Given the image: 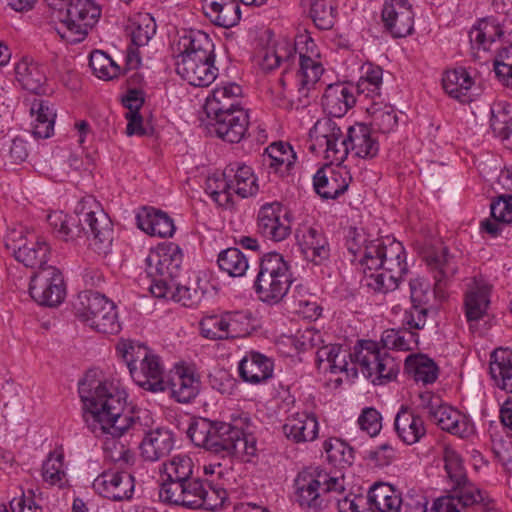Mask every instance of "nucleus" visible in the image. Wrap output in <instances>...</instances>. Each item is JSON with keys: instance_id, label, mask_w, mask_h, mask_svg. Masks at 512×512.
<instances>
[{"instance_id": "nucleus-1", "label": "nucleus", "mask_w": 512, "mask_h": 512, "mask_svg": "<svg viewBox=\"0 0 512 512\" xmlns=\"http://www.w3.org/2000/svg\"><path fill=\"white\" fill-rule=\"evenodd\" d=\"M359 260V271L364 276L362 284L375 292L395 290L407 272L405 249L401 242L386 238L367 243Z\"/></svg>"}, {"instance_id": "nucleus-2", "label": "nucleus", "mask_w": 512, "mask_h": 512, "mask_svg": "<svg viewBox=\"0 0 512 512\" xmlns=\"http://www.w3.org/2000/svg\"><path fill=\"white\" fill-rule=\"evenodd\" d=\"M441 457L447 477L452 483V494L438 498L432 512H469L487 507L490 500L468 480L462 455L452 445L444 444Z\"/></svg>"}, {"instance_id": "nucleus-3", "label": "nucleus", "mask_w": 512, "mask_h": 512, "mask_svg": "<svg viewBox=\"0 0 512 512\" xmlns=\"http://www.w3.org/2000/svg\"><path fill=\"white\" fill-rule=\"evenodd\" d=\"M116 351L127 365L136 385L153 393L166 390L164 368L160 357L146 345L121 340L116 346Z\"/></svg>"}, {"instance_id": "nucleus-4", "label": "nucleus", "mask_w": 512, "mask_h": 512, "mask_svg": "<svg viewBox=\"0 0 512 512\" xmlns=\"http://www.w3.org/2000/svg\"><path fill=\"white\" fill-rule=\"evenodd\" d=\"M78 393L84 411L90 416H122L127 404L126 391L100 378L94 370L79 381Z\"/></svg>"}, {"instance_id": "nucleus-5", "label": "nucleus", "mask_w": 512, "mask_h": 512, "mask_svg": "<svg viewBox=\"0 0 512 512\" xmlns=\"http://www.w3.org/2000/svg\"><path fill=\"white\" fill-rule=\"evenodd\" d=\"M295 502L308 512H320L326 506L325 495L342 493L344 478L320 467H306L294 479Z\"/></svg>"}, {"instance_id": "nucleus-6", "label": "nucleus", "mask_w": 512, "mask_h": 512, "mask_svg": "<svg viewBox=\"0 0 512 512\" xmlns=\"http://www.w3.org/2000/svg\"><path fill=\"white\" fill-rule=\"evenodd\" d=\"M74 308L76 317L99 333L113 335L121 330L114 302L99 292L79 293Z\"/></svg>"}, {"instance_id": "nucleus-7", "label": "nucleus", "mask_w": 512, "mask_h": 512, "mask_svg": "<svg viewBox=\"0 0 512 512\" xmlns=\"http://www.w3.org/2000/svg\"><path fill=\"white\" fill-rule=\"evenodd\" d=\"M259 299L268 304H277L288 292V261L278 252L262 256L259 272L254 281Z\"/></svg>"}, {"instance_id": "nucleus-8", "label": "nucleus", "mask_w": 512, "mask_h": 512, "mask_svg": "<svg viewBox=\"0 0 512 512\" xmlns=\"http://www.w3.org/2000/svg\"><path fill=\"white\" fill-rule=\"evenodd\" d=\"M354 361L365 378L382 385L396 378L399 363L383 347L372 340H362L354 346Z\"/></svg>"}, {"instance_id": "nucleus-9", "label": "nucleus", "mask_w": 512, "mask_h": 512, "mask_svg": "<svg viewBox=\"0 0 512 512\" xmlns=\"http://www.w3.org/2000/svg\"><path fill=\"white\" fill-rule=\"evenodd\" d=\"M319 56L318 47L307 31L295 36L293 53L290 51V62H298L294 78L300 98L308 96V92L323 74L324 69L318 60Z\"/></svg>"}, {"instance_id": "nucleus-10", "label": "nucleus", "mask_w": 512, "mask_h": 512, "mask_svg": "<svg viewBox=\"0 0 512 512\" xmlns=\"http://www.w3.org/2000/svg\"><path fill=\"white\" fill-rule=\"evenodd\" d=\"M182 258L181 249L174 243L159 245L150 251L145 262L152 295H165L167 285L180 274Z\"/></svg>"}, {"instance_id": "nucleus-11", "label": "nucleus", "mask_w": 512, "mask_h": 512, "mask_svg": "<svg viewBox=\"0 0 512 512\" xmlns=\"http://www.w3.org/2000/svg\"><path fill=\"white\" fill-rule=\"evenodd\" d=\"M208 450L226 452L245 463H251L257 458L255 437L221 420H215Z\"/></svg>"}, {"instance_id": "nucleus-12", "label": "nucleus", "mask_w": 512, "mask_h": 512, "mask_svg": "<svg viewBox=\"0 0 512 512\" xmlns=\"http://www.w3.org/2000/svg\"><path fill=\"white\" fill-rule=\"evenodd\" d=\"M310 149L323 154L330 164H341L350 152L346 134L338 123L330 117H324L314 124L309 132Z\"/></svg>"}, {"instance_id": "nucleus-13", "label": "nucleus", "mask_w": 512, "mask_h": 512, "mask_svg": "<svg viewBox=\"0 0 512 512\" xmlns=\"http://www.w3.org/2000/svg\"><path fill=\"white\" fill-rule=\"evenodd\" d=\"M81 233L91 235L98 250L108 248L113 241V224L101 204L91 195L83 197L75 207Z\"/></svg>"}, {"instance_id": "nucleus-14", "label": "nucleus", "mask_w": 512, "mask_h": 512, "mask_svg": "<svg viewBox=\"0 0 512 512\" xmlns=\"http://www.w3.org/2000/svg\"><path fill=\"white\" fill-rule=\"evenodd\" d=\"M5 248L11 251L15 259L32 269L47 268L50 247L44 240L27 241L23 230L13 229L5 237Z\"/></svg>"}, {"instance_id": "nucleus-15", "label": "nucleus", "mask_w": 512, "mask_h": 512, "mask_svg": "<svg viewBox=\"0 0 512 512\" xmlns=\"http://www.w3.org/2000/svg\"><path fill=\"white\" fill-rule=\"evenodd\" d=\"M29 293L40 305H59L65 298L64 280L60 270L55 266H48L35 272L31 277Z\"/></svg>"}, {"instance_id": "nucleus-16", "label": "nucleus", "mask_w": 512, "mask_h": 512, "mask_svg": "<svg viewBox=\"0 0 512 512\" xmlns=\"http://www.w3.org/2000/svg\"><path fill=\"white\" fill-rule=\"evenodd\" d=\"M353 358L354 351L349 352L337 344L324 345L316 351V364L319 370L343 373L348 380L358 376L357 363Z\"/></svg>"}, {"instance_id": "nucleus-17", "label": "nucleus", "mask_w": 512, "mask_h": 512, "mask_svg": "<svg viewBox=\"0 0 512 512\" xmlns=\"http://www.w3.org/2000/svg\"><path fill=\"white\" fill-rule=\"evenodd\" d=\"M94 490L101 496L122 501L130 499L134 492V478L126 470L108 469L103 471L93 482Z\"/></svg>"}, {"instance_id": "nucleus-18", "label": "nucleus", "mask_w": 512, "mask_h": 512, "mask_svg": "<svg viewBox=\"0 0 512 512\" xmlns=\"http://www.w3.org/2000/svg\"><path fill=\"white\" fill-rule=\"evenodd\" d=\"M384 26L395 38L406 37L414 30V11L410 0H386L382 9Z\"/></svg>"}, {"instance_id": "nucleus-19", "label": "nucleus", "mask_w": 512, "mask_h": 512, "mask_svg": "<svg viewBox=\"0 0 512 512\" xmlns=\"http://www.w3.org/2000/svg\"><path fill=\"white\" fill-rule=\"evenodd\" d=\"M288 209L282 203L274 201L262 205L257 214V231L263 237L282 241L288 236Z\"/></svg>"}, {"instance_id": "nucleus-20", "label": "nucleus", "mask_w": 512, "mask_h": 512, "mask_svg": "<svg viewBox=\"0 0 512 512\" xmlns=\"http://www.w3.org/2000/svg\"><path fill=\"white\" fill-rule=\"evenodd\" d=\"M295 244L301 255L318 265L329 257V246L323 234L303 221L294 231Z\"/></svg>"}, {"instance_id": "nucleus-21", "label": "nucleus", "mask_w": 512, "mask_h": 512, "mask_svg": "<svg viewBox=\"0 0 512 512\" xmlns=\"http://www.w3.org/2000/svg\"><path fill=\"white\" fill-rule=\"evenodd\" d=\"M127 30L131 36V45L127 48V64L137 69L141 64L139 48L147 45L156 33L154 18L148 14H138L129 20Z\"/></svg>"}, {"instance_id": "nucleus-22", "label": "nucleus", "mask_w": 512, "mask_h": 512, "mask_svg": "<svg viewBox=\"0 0 512 512\" xmlns=\"http://www.w3.org/2000/svg\"><path fill=\"white\" fill-rule=\"evenodd\" d=\"M215 56L176 59L177 74L192 86H209L216 78L218 69L214 66Z\"/></svg>"}, {"instance_id": "nucleus-23", "label": "nucleus", "mask_w": 512, "mask_h": 512, "mask_svg": "<svg viewBox=\"0 0 512 512\" xmlns=\"http://www.w3.org/2000/svg\"><path fill=\"white\" fill-rule=\"evenodd\" d=\"M216 135L229 143H239L245 136L249 117L244 109H236L209 117Z\"/></svg>"}, {"instance_id": "nucleus-24", "label": "nucleus", "mask_w": 512, "mask_h": 512, "mask_svg": "<svg viewBox=\"0 0 512 512\" xmlns=\"http://www.w3.org/2000/svg\"><path fill=\"white\" fill-rule=\"evenodd\" d=\"M426 261L435 280L434 297L442 301L446 298L445 288L449 279L457 272L454 258L446 247H442L439 251L428 254Z\"/></svg>"}, {"instance_id": "nucleus-25", "label": "nucleus", "mask_w": 512, "mask_h": 512, "mask_svg": "<svg viewBox=\"0 0 512 512\" xmlns=\"http://www.w3.org/2000/svg\"><path fill=\"white\" fill-rule=\"evenodd\" d=\"M203 482L198 478H188L182 483L160 489L159 496L164 502L191 509H199Z\"/></svg>"}, {"instance_id": "nucleus-26", "label": "nucleus", "mask_w": 512, "mask_h": 512, "mask_svg": "<svg viewBox=\"0 0 512 512\" xmlns=\"http://www.w3.org/2000/svg\"><path fill=\"white\" fill-rule=\"evenodd\" d=\"M356 103L355 87L349 83H334L326 87L322 106L331 116L343 117Z\"/></svg>"}, {"instance_id": "nucleus-27", "label": "nucleus", "mask_w": 512, "mask_h": 512, "mask_svg": "<svg viewBox=\"0 0 512 512\" xmlns=\"http://www.w3.org/2000/svg\"><path fill=\"white\" fill-rule=\"evenodd\" d=\"M491 285L482 278H474L468 285L464 299L465 316L468 322L482 319L490 304Z\"/></svg>"}, {"instance_id": "nucleus-28", "label": "nucleus", "mask_w": 512, "mask_h": 512, "mask_svg": "<svg viewBox=\"0 0 512 512\" xmlns=\"http://www.w3.org/2000/svg\"><path fill=\"white\" fill-rule=\"evenodd\" d=\"M200 381L193 370L186 366H176L166 381L172 397L179 403H189L199 392Z\"/></svg>"}, {"instance_id": "nucleus-29", "label": "nucleus", "mask_w": 512, "mask_h": 512, "mask_svg": "<svg viewBox=\"0 0 512 512\" xmlns=\"http://www.w3.org/2000/svg\"><path fill=\"white\" fill-rule=\"evenodd\" d=\"M351 178L347 172L330 166L319 169L313 177L314 189L322 198L336 199L349 187Z\"/></svg>"}, {"instance_id": "nucleus-30", "label": "nucleus", "mask_w": 512, "mask_h": 512, "mask_svg": "<svg viewBox=\"0 0 512 512\" xmlns=\"http://www.w3.org/2000/svg\"><path fill=\"white\" fill-rule=\"evenodd\" d=\"M137 226L150 236L167 238L175 232L173 219L154 207H144L136 215Z\"/></svg>"}, {"instance_id": "nucleus-31", "label": "nucleus", "mask_w": 512, "mask_h": 512, "mask_svg": "<svg viewBox=\"0 0 512 512\" xmlns=\"http://www.w3.org/2000/svg\"><path fill=\"white\" fill-rule=\"evenodd\" d=\"M241 94L242 88L236 83L217 86L206 100L204 109L207 116L212 117V115L242 109L239 107L238 99Z\"/></svg>"}, {"instance_id": "nucleus-32", "label": "nucleus", "mask_w": 512, "mask_h": 512, "mask_svg": "<svg viewBox=\"0 0 512 512\" xmlns=\"http://www.w3.org/2000/svg\"><path fill=\"white\" fill-rule=\"evenodd\" d=\"M202 8L205 16L219 27L231 28L241 19L237 0H204Z\"/></svg>"}, {"instance_id": "nucleus-33", "label": "nucleus", "mask_w": 512, "mask_h": 512, "mask_svg": "<svg viewBox=\"0 0 512 512\" xmlns=\"http://www.w3.org/2000/svg\"><path fill=\"white\" fill-rule=\"evenodd\" d=\"M455 412L454 408L445 404L439 396L434 395L430 391H425L416 396L413 400V407L401 405L395 416H402L404 414H410L411 416H420L421 414H427L428 416H451Z\"/></svg>"}, {"instance_id": "nucleus-34", "label": "nucleus", "mask_w": 512, "mask_h": 512, "mask_svg": "<svg viewBox=\"0 0 512 512\" xmlns=\"http://www.w3.org/2000/svg\"><path fill=\"white\" fill-rule=\"evenodd\" d=\"M179 54L176 59L210 57L214 54V43L209 35L201 30L185 32L177 43Z\"/></svg>"}, {"instance_id": "nucleus-35", "label": "nucleus", "mask_w": 512, "mask_h": 512, "mask_svg": "<svg viewBox=\"0 0 512 512\" xmlns=\"http://www.w3.org/2000/svg\"><path fill=\"white\" fill-rule=\"evenodd\" d=\"M173 446V433L166 428L158 427L145 435L140 450L145 460L154 462L168 455Z\"/></svg>"}, {"instance_id": "nucleus-36", "label": "nucleus", "mask_w": 512, "mask_h": 512, "mask_svg": "<svg viewBox=\"0 0 512 512\" xmlns=\"http://www.w3.org/2000/svg\"><path fill=\"white\" fill-rule=\"evenodd\" d=\"M194 462L187 454H177L162 464L160 469V489L179 484L193 477Z\"/></svg>"}, {"instance_id": "nucleus-37", "label": "nucleus", "mask_w": 512, "mask_h": 512, "mask_svg": "<svg viewBox=\"0 0 512 512\" xmlns=\"http://www.w3.org/2000/svg\"><path fill=\"white\" fill-rule=\"evenodd\" d=\"M350 152L363 159L374 158L379 151V143L372 136L371 130L364 124L350 126L346 133Z\"/></svg>"}, {"instance_id": "nucleus-38", "label": "nucleus", "mask_w": 512, "mask_h": 512, "mask_svg": "<svg viewBox=\"0 0 512 512\" xmlns=\"http://www.w3.org/2000/svg\"><path fill=\"white\" fill-rule=\"evenodd\" d=\"M273 364L258 352H249L239 363L240 377L248 383L259 384L272 376Z\"/></svg>"}, {"instance_id": "nucleus-39", "label": "nucleus", "mask_w": 512, "mask_h": 512, "mask_svg": "<svg viewBox=\"0 0 512 512\" xmlns=\"http://www.w3.org/2000/svg\"><path fill=\"white\" fill-rule=\"evenodd\" d=\"M33 120V135L36 138H49L54 131L56 112L53 105L42 98L34 97L30 104Z\"/></svg>"}, {"instance_id": "nucleus-40", "label": "nucleus", "mask_w": 512, "mask_h": 512, "mask_svg": "<svg viewBox=\"0 0 512 512\" xmlns=\"http://www.w3.org/2000/svg\"><path fill=\"white\" fill-rule=\"evenodd\" d=\"M490 210L493 220H483L480 228L491 237H497L504 224L512 223V195L499 196L490 204Z\"/></svg>"}, {"instance_id": "nucleus-41", "label": "nucleus", "mask_w": 512, "mask_h": 512, "mask_svg": "<svg viewBox=\"0 0 512 512\" xmlns=\"http://www.w3.org/2000/svg\"><path fill=\"white\" fill-rule=\"evenodd\" d=\"M443 88L452 98L466 103L471 100L470 90L474 79L464 67H458L445 72L442 78Z\"/></svg>"}, {"instance_id": "nucleus-42", "label": "nucleus", "mask_w": 512, "mask_h": 512, "mask_svg": "<svg viewBox=\"0 0 512 512\" xmlns=\"http://www.w3.org/2000/svg\"><path fill=\"white\" fill-rule=\"evenodd\" d=\"M489 369L496 386L512 393V351L496 349L491 355Z\"/></svg>"}, {"instance_id": "nucleus-43", "label": "nucleus", "mask_w": 512, "mask_h": 512, "mask_svg": "<svg viewBox=\"0 0 512 512\" xmlns=\"http://www.w3.org/2000/svg\"><path fill=\"white\" fill-rule=\"evenodd\" d=\"M225 175L233 182L232 194L235 193L241 198H247L257 193V179L250 166L245 164L230 165L225 169Z\"/></svg>"}, {"instance_id": "nucleus-44", "label": "nucleus", "mask_w": 512, "mask_h": 512, "mask_svg": "<svg viewBox=\"0 0 512 512\" xmlns=\"http://www.w3.org/2000/svg\"><path fill=\"white\" fill-rule=\"evenodd\" d=\"M368 502L374 512H399L403 504L400 494L386 483L372 486L368 493Z\"/></svg>"}, {"instance_id": "nucleus-45", "label": "nucleus", "mask_w": 512, "mask_h": 512, "mask_svg": "<svg viewBox=\"0 0 512 512\" xmlns=\"http://www.w3.org/2000/svg\"><path fill=\"white\" fill-rule=\"evenodd\" d=\"M503 35L499 23L492 18H483L477 21L469 31L472 48L488 51L491 45Z\"/></svg>"}, {"instance_id": "nucleus-46", "label": "nucleus", "mask_w": 512, "mask_h": 512, "mask_svg": "<svg viewBox=\"0 0 512 512\" xmlns=\"http://www.w3.org/2000/svg\"><path fill=\"white\" fill-rule=\"evenodd\" d=\"M15 71L17 80L25 90L34 94L44 92L46 75L42 65L23 60L16 65Z\"/></svg>"}, {"instance_id": "nucleus-47", "label": "nucleus", "mask_w": 512, "mask_h": 512, "mask_svg": "<svg viewBox=\"0 0 512 512\" xmlns=\"http://www.w3.org/2000/svg\"><path fill=\"white\" fill-rule=\"evenodd\" d=\"M405 370L415 381L430 384L438 377V367L424 354H410L405 359Z\"/></svg>"}, {"instance_id": "nucleus-48", "label": "nucleus", "mask_w": 512, "mask_h": 512, "mask_svg": "<svg viewBox=\"0 0 512 512\" xmlns=\"http://www.w3.org/2000/svg\"><path fill=\"white\" fill-rule=\"evenodd\" d=\"M135 418H88V426L96 437L115 440L124 435L133 425Z\"/></svg>"}, {"instance_id": "nucleus-49", "label": "nucleus", "mask_w": 512, "mask_h": 512, "mask_svg": "<svg viewBox=\"0 0 512 512\" xmlns=\"http://www.w3.org/2000/svg\"><path fill=\"white\" fill-rule=\"evenodd\" d=\"M381 343L385 349L413 351L418 348L419 334L404 326L398 329H387L382 333Z\"/></svg>"}, {"instance_id": "nucleus-50", "label": "nucleus", "mask_w": 512, "mask_h": 512, "mask_svg": "<svg viewBox=\"0 0 512 512\" xmlns=\"http://www.w3.org/2000/svg\"><path fill=\"white\" fill-rule=\"evenodd\" d=\"M217 263L219 269L230 277L244 276L249 267L246 255L235 247L221 251L218 254Z\"/></svg>"}, {"instance_id": "nucleus-51", "label": "nucleus", "mask_w": 512, "mask_h": 512, "mask_svg": "<svg viewBox=\"0 0 512 512\" xmlns=\"http://www.w3.org/2000/svg\"><path fill=\"white\" fill-rule=\"evenodd\" d=\"M490 126L495 136L512 149V116L504 104L498 103L491 107Z\"/></svg>"}, {"instance_id": "nucleus-52", "label": "nucleus", "mask_w": 512, "mask_h": 512, "mask_svg": "<svg viewBox=\"0 0 512 512\" xmlns=\"http://www.w3.org/2000/svg\"><path fill=\"white\" fill-rule=\"evenodd\" d=\"M42 476L46 483L63 487L66 472L64 468V453L62 449L51 452L42 465Z\"/></svg>"}, {"instance_id": "nucleus-53", "label": "nucleus", "mask_w": 512, "mask_h": 512, "mask_svg": "<svg viewBox=\"0 0 512 512\" xmlns=\"http://www.w3.org/2000/svg\"><path fill=\"white\" fill-rule=\"evenodd\" d=\"M323 449L328 462L336 467L350 466L354 460V449L338 438L324 441Z\"/></svg>"}, {"instance_id": "nucleus-54", "label": "nucleus", "mask_w": 512, "mask_h": 512, "mask_svg": "<svg viewBox=\"0 0 512 512\" xmlns=\"http://www.w3.org/2000/svg\"><path fill=\"white\" fill-rule=\"evenodd\" d=\"M233 182L225 175L214 174L207 178L205 191L219 206H226L231 202Z\"/></svg>"}, {"instance_id": "nucleus-55", "label": "nucleus", "mask_w": 512, "mask_h": 512, "mask_svg": "<svg viewBox=\"0 0 512 512\" xmlns=\"http://www.w3.org/2000/svg\"><path fill=\"white\" fill-rule=\"evenodd\" d=\"M103 449L105 459L113 463L117 470L127 471L135 463V454L120 441L107 439Z\"/></svg>"}, {"instance_id": "nucleus-56", "label": "nucleus", "mask_w": 512, "mask_h": 512, "mask_svg": "<svg viewBox=\"0 0 512 512\" xmlns=\"http://www.w3.org/2000/svg\"><path fill=\"white\" fill-rule=\"evenodd\" d=\"M229 338L248 335L253 330V315L248 309L225 311Z\"/></svg>"}, {"instance_id": "nucleus-57", "label": "nucleus", "mask_w": 512, "mask_h": 512, "mask_svg": "<svg viewBox=\"0 0 512 512\" xmlns=\"http://www.w3.org/2000/svg\"><path fill=\"white\" fill-rule=\"evenodd\" d=\"M310 16L317 28L321 30L331 29L337 18V7L328 0H316L309 2Z\"/></svg>"}, {"instance_id": "nucleus-58", "label": "nucleus", "mask_w": 512, "mask_h": 512, "mask_svg": "<svg viewBox=\"0 0 512 512\" xmlns=\"http://www.w3.org/2000/svg\"><path fill=\"white\" fill-rule=\"evenodd\" d=\"M168 289L165 292V295H153L156 298H166L172 299L176 302H181L183 306L193 307L200 303L203 292L197 289H191L188 286L180 285L176 282V280L170 282V285H167Z\"/></svg>"}, {"instance_id": "nucleus-59", "label": "nucleus", "mask_w": 512, "mask_h": 512, "mask_svg": "<svg viewBox=\"0 0 512 512\" xmlns=\"http://www.w3.org/2000/svg\"><path fill=\"white\" fill-rule=\"evenodd\" d=\"M395 430L399 438L406 444L412 445L425 435L422 418H394Z\"/></svg>"}, {"instance_id": "nucleus-60", "label": "nucleus", "mask_w": 512, "mask_h": 512, "mask_svg": "<svg viewBox=\"0 0 512 512\" xmlns=\"http://www.w3.org/2000/svg\"><path fill=\"white\" fill-rule=\"evenodd\" d=\"M201 335L210 340L229 339L225 312L205 315L199 322Z\"/></svg>"}, {"instance_id": "nucleus-61", "label": "nucleus", "mask_w": 512, "mask_h": 512, "mask_svg": "<svg viewBox=\"0 0 512 512\" xmlns=\"http://www.w3.org/2000/svg\"><path fill=\"white\" fill-rule=\"evenodd\" d=\"M285 144L282 141H275L265 148L263 154V163L269 169V173H274L280 177L284 176L288 170V162L285 161Z\"/></svg>"}, {"instance_id": "nucleus-62", "label": "nucleus", "mask_w": 512, "mask_h": 512, "mask_svg": "<svg viewBox=\"0 0 512 512\" xmlns=\"http://www.w3.org/2000/svg\"><path fill=\"white\" fill-rule=\"evenodd\" d=\"M297 423L290 427V438L296 445L307 448V443L314 441L319 432L317 418H298Z\"/></svg>"}, {"instance_id": "nucleus-63", "label": "nucleus", "mask_w": 512, "mask_h": 512, "mask_svg": "<svg viewBox=\"0 0 512 512\" xmlns=\"http://www.w3.org/2000/svg\"><path fill=\"white\" fill-rule=\"evenodd\" d=\"M363 69V75L360 77L355 90L359 93H366L367 96H379L383 83L382 68L372 64H367Z\"/></svg>"}, {"instance_id": "nucleus-64", "label": "nucleus", "mask_w": 512, "mask_h": 512, "mask_svg": "<svg viewBox=\"0 0 512 512\" xmlns=\"http://www.w3.org/2000/svg\"><path fill=\"white\" fill-rule=\"evenodd\" d=\"M368 111L372 117V125L380 132L389 133L397 126L398 118L392 106L373 104Z\"/></svg>"}]
</instances>
